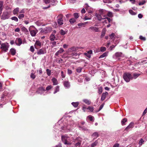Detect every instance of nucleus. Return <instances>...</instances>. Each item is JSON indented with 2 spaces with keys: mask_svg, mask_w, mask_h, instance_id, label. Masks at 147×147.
<instances>
[{
  "mask_svg": "<svg viewBox=\"0 0 147 147\" xmlns=\"http://www.w3.org/2000/svg\"><path fill=\"white\" fill-rule=\"evenodd\" d=\"M104 103L102 104L100 106L98 110V111H95V112L97 113V112H99V111H100V110H101L103 108V107L104 106Z\"/></svg>",
  "mask_w": 147,
  "mask_h": 147,
  "instance_id": "36",
  "label": "nucleus"
},
{
  "mask_svg": "<svg viewBox=\"0 0 147 147\" xmlns=\"http://www.w3.org/2000/svg\"><path fill=\"white\" fill-rule=\"evenodd\" d=\"M138 16L139 18H142L143 17V15L141 13H140L138 15Z\"/></svg>",
  "mask_w": 147,
  "mask_h": 147,
  "instance_id": "63",
  "label": "nucleus"
},
{
  "mask_svg": "<svg viewBox=\"0 0 147 147\" xmlns=\"http://www.w3.org/2000/svg\"><path fill=\"white\" fill-rule=\"evenodd\" d=\"M127 121V119L125 118L123 119L121 121V123L122 125H125V123Z\"/></svg>",
  "mask_w": 147,
  "mask_h": 147,
  "instance_id": "34",
  "label": "nucleus"
},
{
  "mask_svg": "<svg viewBox=\"0 0 147 147\" xmlns=\"http://www.w3.org/2000/svg\"><path fill=\"white\" fill-rule=\"evenodd\" d=\"M45 91V88L42 86H41L39 87L37 91L36 92L38 94H42L43 92Z\"/></svg>",
  "mask_w": 147,
  "mask_h": 147,
  "instance_id": "9",
  "label": "nucleus"
},
{
  "mask_svg": "<svg viewBox=\"0 0 147 147\" xmlns=\"http://www.w3.org/2000/svg\"><path fill=\"white\" fill-rule=\"evenodd\" d=\"M59 86H56L55 88V91L53 93L55 94L57 92L59 91Z\"/></svg>",
  "mask_w": 147,
  "mask_h": 147,
  "instance_id": "30",
  "label": "nucleus"
},
{
  "mask_svg": "<svg viewBox=\"0 0 147 147\" xmlns=\"http://www.w3.org/2000/svg\"><path fill=\"white\" fill-rule=\"evenodd\" d=\"M115 34L114 33H112L111 34H110L109 35V37H110L111 39H112L113 38V37L115 36Z\"/></svg>",
  "mask_w": 147,
  "mask_h": 147,
  "instance_id": "51",
  "label": "nucleus"
},
{
  "mask_svg": "<svg viewBox=\"0 0 147 147\" xmlns=\"http://www.w3.org/2000/svg\"><path fill=\"white\" fill-rule=\"evenodd\" d=\"M98 92L99 94H101L102 92V87H100L98 88Z\"/></svg>",
  "mask_w": 147,
  "mask_h": 147,
  "instance_id": "39",
  "label": "nucleus"
},
{
  "mask_svg": "<svg viewBox=\"0 0 147 147\" xmlns=\"http://www.w3.org/2000/svg\"><path fill=\"white\" fill-rule=\"evenodd\" d=\"M81 143L80 142H78L75 144V146L76 147H79L81 145Z\"/></svg>",
  "mask_w": 147,
  "mask_h": 147,
  "instance_id": "60",
  "label": "nucleus"
},
{
  "mask_svg": "<svg viewBox=\"0 0 147 147\" xmlns=\"http://www.w3.org/2000/svg\"><path fill=\"white\" fill-rule=\"evenodd\" d=\"M115 55L117 58H119L122 56V53H121L117 52L115 53Z\"/></svg>",
  "mask_w": 147,
  "mask_h": 147,
  "instance_id": "31",
  "label": "nucleus"
},
{
  "mask_svg": "<svg viewBox=\"0 0 147 147\" xmlns=\"http://www.w3.org/2000/svg\"><path fill=\"white\" fill-rule=\"evenodd\" d=\"M71 104L75 107H76L78 105L79 103L78 102H73L71 103Z\"/></svg>",
  "mask_w": 147,
  "mask_h": 147,
  "instance_id": "32",
  "label": "nucleus"
},
{
  "mask_svg": "<svg viewBox=\"0 0 147 147\" xmlns=\"http://www.w3.org/2000/svg\"><path fill=\"white\" fill-rule=\"evenodd\" d=\"M24 15L23 14H20L18 16V18L19 19H21L24 17Z\"/></svg>",
  "mask_w": 147,
  "mask_h": 147,
  "instance_id": "50",
  "label": "nucleus"
},
{
  "mask_svg": "<svg viewBox=\"0 0 147 147\" xmlns=\"http://www.w3.org/2000/svg\"><path fill=\"white\" fill-rule=\"evenodd\" d=\"M46 71L47 75L48 76H50L51 74V70L49 69H47Z\"/></svg>",
  "mask_w": 147,
  "mask_h": 147,
  "instance_id": "45",
  "label": "nucleus"
},
{
  "mask_svg": "<svg viewBox=\"0 0 147 147\" xmlns=\"http://www.w3.org/2000/svg\"><path fill=\"white\" fill-rule=\"evenodd\" d=\"M144 142V141L143 140V139H141L139 142V146H141L142 145V144H143V143Z\"/></svg>",
  "mask_w": 147,
  "mask_h": 147,
  "instance_id": "42",
  "label": "nucleus"
},
{
  "mask_svg": "<svg viewBox=\"0 0 147 147\" xmlns=\"http://www.w3.org/2000/svg\"><path fill=\"white\" fill-rule=\"evenodd\" d=\"M107 55L106 53H104L103 54L101 55L99 57V58H103L107 56Z\"/></svg>",
  "mask_w": 147,
  "mask_h": 147,
  "instance_id": "43",
  "label": "nucleus"
},
{
  "mask_svg": "<svg viewBox=\"0 0 147 147\" xmlns=\"http://www.w3.org/2000/svg\"><path fill=\"white\" fill-rule=\"evenodd\" d=\"M129 13L132 15H135L136 14V13L134 11L130 9L129 10Z\"/></svg>",
  "mask_w": 147,
  "mask_h": 147,
  "instance_id": "48",
  "label": "nucleus"
},
{
  "mask_svg": "<svg viewBox=\"0 0 147 147\" xmlns=\"http://www.w3.org/2000/svg\"><path fill=\"white\" fill-rule=\"evenodd\" d=\"M34 46L36 49H38L41 47V43L39 40H36Z\"/></svg>",
  "mask_w": 147,
  "mask_h": 147,
  "instance_id": "10",
  "label": "nucleus"
},
{
  "mask_svg": "<svg viewBox=\"0 0 147 147\" xmlns=\"http://www.w3.org/2000/svg\"><path fill=\"white\" fill-rule=\"evenodd\" d=\"M29 30L30 33L31 35L32 36H35L36 34L38 32V30H31L30 29V28H29Z\"/></svg>",
  "mask_w": 147,
  "mask_h": 147,
  "instance_id": "14",
  "label": "nucleus"
},
{
  "mask_svg": "<svg viewBox=\"0 0 147 147\" xmlns=\"http://www.w3.org/2000/svg\"><path fill=\"white\" fill-rule=\"evenodd\" d=\"M79 127L80 128V129H82L84 130H88V129H87L86 128L84 127H81L80 126H79Z\"/></svg>",
  "mask_w": 147,
  "mask_h": 147,
  "instance_id": "55",
  "label": "nucleus"
},
{
  "mask_svg": "<svg viewBox=\"0 0 147 147\" xmlns=\"http://www.w3.org/2000/svg\"><path fill=\"white\" fill-rule=\"evenodd\" d=\"M140 38L142 40H143L144 41L146 40V38L142 36H140Z\"/></svg>",
  "mask_w": 147,
  "mask_h": 147,
  "instance_id": "59",
  "label": "nucleus"
},
{
  "mask_svg": "<svg viewBox=\"0 0 147 147\" xmlns=\"http://www.w3.org/2000/svg\"><path fill=\"white\" fill-rule=\"evenodd\" d=\"M68 55L66 57L68 58L71 57L73 58H77L79 57V55L75 51V49L74 48H71L68 49L67 53Z\"/></svg>",
  "mask_w": 147,
  "mask_h": 147,
  "instance_id": "1",
  "label": "nucleus"
},
{
  "mask_svg": "<svg viewBox=\"0 0 147 147\" xmlns=\"http://www.w3.org/2000/svg\"><path fill=\"white\" fill-rule=\"evenodd\" d=\"M30 77L32 79H34L35 78L36 76L34 74L31 73L30 76Z\"/></svg>",
  "mask_w": 147,
  "mask_h": 147,
  "instance_id": "52",
  "label": "nucleus"
},
{
  "mask_svg": "<svg viewBox=\"0 0 147 147\" xmlns=\"http://www.w3.org/2000/svg\"><path fill=\"white\" fill-rule=\"evenodd\" d=\"M21 30L22 32H24L26 34H29V32L28 30L25 27H22L21 28Z\"/></svg>",
  "mask_w": 147,
  "mask_h": 147,
  "instance_id": "19",
  "label": "nucleus"
},
{
  "mask_svg": "<svg viewBox=\"0 0 147 147\" xmlns=\"http://www.w3.org/2000/svg\"><path fill=\"white\" fill-rule=\"evenodd\" d=\"M73 15L75 18V19H77L79 17V15L78 13H74Z\"/></svg>",
  "mask_w": 147,
  "mask_h": 147,
  "instance_id": "41",
  "label": "nucleus"
},
{
  "mask_svg": "<svg viewBox=\"0 0 147 147\" xmlns=\"http://www.w3.org/2000/svg\"><path fill=\"white\" fill-rule=\"evenodd\" d=\"M69 22L71 24H73L76 22V20L74 18H71L69 19Z\"/></svg>",
  "mask_w": 147,
  "mask_h": 147,
  "instance_id": "33",
  "label": "nucleus"
},
{
  "mask_svg": "<svg viewBox=\"0 0 147 147\" xmlns=\"http://www.w3.org/2000/svg\"><path fill=\"white\" fill-rule=\"evenodd\" d=\"M95 16L97 18L98 20L99 21H101L102 19H104L101 17V15L99 14L96 13Z\"/></svg>",
  "mask_w": 147,
  "mask_h": 147,
  "instance_id": "27",
  "label": "nucleus"
},
{
  "mask_svg": "<svg viewBox=\"0 0 147 147\" xmlns=\"http://www.w3.org/2000/svg\"><path fill=\"white\" fill-rule=\"evenodd\" d=\"M72 72L71 70L69 69H67V73L69 75H71L72 74Z\"/></svg>",
  "mask_w": 147,
  "mask_h": 147,
  "instance_id": "58",
  "label": "nucleus"
},
{
  "mask_svg": "<svg viewBox=\"0 0 147 147\" xmlns=\"http://www.w3.org/2000/svg\"><path fill=\"white\" fill-rule=\"evenodd\" d=\"M146 3V1L145 0L143 1H142L140 2L139 3V5H143L144 4Z\"/></svg>",
  "mask_w": 147,
  "mask_h": 147,
  "instance_id": "56",
  "label": "nucleus"
},
{
  "mask_svg": "<svg viewBox=\"0 0 147 147\" xmlns=\"http://www.w3.org/2000/svg\"><path fill=\"white\" fill-rule=\"evenodd\" d=\"M105 20H104V22L105 23H107V21H108V22L109 23H110L111 22V19L110 18H105Z\"/></svg>",
  "mask_w": 147,
  "mask_h": 147,
  "instance_id": "38",
  "label": "nucleus"
},
{
  "mask_svg": "<svg viewBox=\"0 0 147 147\" xmlns=\"http://www.w3.org/2000/svg\"><path fill=\"white\" fill-rule=\"evenodd\" d=\"M98 143V141L97 140H96L95 142L91 144V147H94L96 146Z\"/></svg>",
  "mask_w": 147,
  "mask_h": 147,
  "instance_id": "37",
  "label": "nucleus"
},
{
  "mask_svg": "<svg viewBox=\"0 0 147 147\" xmlns=\"http://www.w3.org/2000/svg\"><path fill=\"white\" fill-rule=\"evenodd\" d=\"M134 126V123L131 122L129 125L125 128V130L126 131H128V130H130Z\"/></svg>",
  "mask_w": 147,
  "mask_h": 147,
  "instance_id": "13",
  "label": "nucleus"
},
{
  "mask_svg": "<svg viewBox=\"0 0 147 147\" xmlns=\"http://www.w3.org/2000/svg\"><path fill=\"white\" fill-rule=\"evenodd\" d=\"M30 51L32 52L33 53L34 51V49L33 46H31L30 48Z\"/></svg>",
  "mask_w": 147,
  "mask_h": 147,
  "instance_id": "54",
  "label": "nucleus"
},
{
  "mask_svg": "<svg viewBox=\"0 0 147 147\" xmlns=\"http://www.w3.org/2000/svg\"><path fill=\"white\" fill-rule=\"evenodd\" d=\"M147 112V108H146L145 109L143 113V115H144Z\"/></svg>",
  "mask_w": 147,
  "mask_h": 147,
  "instance_id": "62",
  "label": "nucleus"
},
{
  "mask_svg": "<svg viewBox=\"0 0 147 147\" xmlns=\"http://www.w3.org/2000/svg\"><path fill=\"white\" fill-rule=\"evenodd\" d=\"M56 37L54 35V34H52L50 36L49 38L50 40L53 41H54Z\"/></svg>",
  "mask_w": 147,
  "mask_h": 147,
  "instance_id": "25",
  "label": "nucleus"
},
{
  "mask_svg": "<svg viewBox=\"0 0 147 147\" xmlns=\"http://www.w3.org/2000/svg\"><path fill=\"white\" fill-rule=\"evenodd\" d=\"M107 15L109 17H112L113 16L112 13L110 11H109Z\"/></svg>",
  "mask_w": 147,
  "mask_h": 147,
  "instance_id": "49",
  "label": "nucleus"
},
{
  "mask_svg": "<svg viewBox=\"0 0 147 147\" xmlns=\"http://www.w3.org/2000/svg\"><path fill=\"white\" fill-rule=\"evenodd\" d=\"M88 119H89L90 121H93L94 120V118L93 116L89 115L87 117V120Z\"/></svg>",
  "mask_w": 147,
  "mask_h": 147,
  "instance_id": "26",
  "label": "nucleus"
},
{
  "mask_svg": "<svg viewBox=\"0 0 147 147\" xmlns=\"http://www.w3.org/2000/svg\"><path fill=\"white\" fill-rule=\"evenodd\" d=\"M3 1H0V10H3Z\"/></svg>",
  "mask_w": 147,
  "mask_h": 147,
  "instance_id": "28",
  "label": "nucleus"
},
{
  "mask_svg": "<svg viewBox=\"0 0 147 147\" xmlns=\"http://www.w3.org/2000/svg\"><path fill=\"white\" fill-rule=\"evenodd\" d=\"M16 43L18 45H20L22 43V39L19 38H17L16 40Z\"/></svg>",
  "mask_w": 147,
  "mask_h": 147,
  "instance_id": "17",
  "label": "nucleus"
},
{
  "mask_svg": "<svg viewBox=\"0 0 147 147\" xmlns=\"http://www.w3.org/2000/svg\"><path fill=\"white\" fill-rule=\"evenodd\" d=\"M106 50V48L105 47H102L100 48V51L101 52H104Z\"/></svg>",
  "mask_w": 147,
  "mask_h": 147,
  "instance_id": "53",
  "label": "nucleus"
},
{
  "mask_svg": "<svg viewBox=\"0 0 147 147\" xmlns=\"http://www.w3.org/2000/svg\"><path fill=\"white\" fill-rule=\"evenodd\" d=\"M52 81L54 85H56L58 84V82L57 79L55 78H53L52 79Z\"/></svg>",
  "mask_w": 147,
  "mask_h": 147,
  "instance_id": "21",
  "label": "nucleus"
},
{
  "mask_svg": "<svg viewBox=\"0 0 147 147\" xmlns=\"http://www.w3.org/2000/svg\"><path fill=\"white\" fill-rule=\"evenodd\" d=\"M61 140L65 144H70L72 138V137H69L67 135H65L61 136Z\"/></svg>",
  "mask_w": 147,
  "mask_h": 147,
  "instance_id": "3",
  "label": "nucleus"
},
{
  "mask_svg": "<svg viewBox=\"0 0 147 147\" xmlns=\"http://www.w3.org/2000/svg\"><path fill=\"white\" fill-rule=\"evenodd\" d=\"M92 53V50H90L88 51L87 53H85L84 55L86 56L89 58H90L91 57V55Z\"/></svg>",
  "mask_w": 147,
  "mask_h": 147,
  "instance_id": "16",
  "label": "nucleus"
},
{
  "mask_svg": "<svg viewBox=\"0 0 147 147\" xmlns=\"http://www.w3.org/2000/svg\"><path fill=\"white\" fill-rule=\"evenodd\" d=\"M9 43L7 42L3 43L1 46L0 48L2 52H6L8 50V49L9 48Z\"/></svg>",
  "mask_w": 147,
  "mask_h": 147,
  "instance_id": "4",
  "label": "nucleus"
},
{
  "mask_svg": "<svg viewBox=\"0 0 147 147\" xmlns=\"http://www.w3.org/2000/svg\"><path fill=\"white\" fill-rule=\"evenodd\" d=\"M10 52L12 55H14L16 54V50L13 48H11L10 50Z\"/></svg>",
  "mask_w": 147,
  "mask_h": 147,
  "instance_id": "23",
  "label": "nucleus"
},
{
  "mask_svg": "<svg viewBox=\"0 0 147 147\" xmlns=\"http://www.w3.org/2000/svg\"><path fill=\"white\" fill-rule=\"evenodd\" d=\"M63 15L61 14H59L57 17V22L59 25H61L63 24Z\"/></svg>",
  "mask_w": 147,
  "mask_h": 147,
  "instance_id": "6",
  "label": "nucleus"
},
{
  "mask_svg": "<svg viewBox=\"0 0 147 147\" xmlns=\"http://www.w3.org/2000/svg\"><path fill=\"white\" fill-rule=\"evenodd\" d=\"M82 68L80 67H79L76 69V71L78 73H80L81 72Z\"/></svg>",
  "mask_w": 147,
  "mask_h": 147,
  "instance_id": "40",
  "label": "nucleus"
},
{
  "mask_svg": "<svg viewBox=\"0 0 147 147\" xmlns=\"http://www.w3.org/2000/svg\"><path fill=\"white\" fill-rule=\"evenodd\" d=\"M64 51L62 48H60L59 50L55 54L56 56H58L59 54L61 53Z\"/></svg>",
  "mask_w": 147,
  "mask_h": 147,
  "instance_id": "20",
  "label": "nucleus"
},
{
  "mask_svg": "<svg viewBox=\"0 0 147 147\" xmlns=\"http://www.w3.org/2000/svg\"><path fill=\"white\" fill-rule=\"evenodd\" d=\"M106 31V30L105 28H104L103 29L101 35V38H102L105 36V34Z\"/></svg>",
  "mask_w": 147,
  "mask_h": 147,
  "instance_id": "24",
  "label": "nucleus"
},
{
  "mask_svg": "<svg viewBox=\"0 0 147 147\" xmlns=\"http://www.w3.org/2000/svg\"><path fill=\"white\" fill-rule=\"evenodd\" d=\"M100 28L96 27L94 26H91L89 28V29L92 31H94L96 32H100L99 29Z\"/></svg>",
  "mask_w": 147,
  "mask_h": 147,
  "instance_id": "11",
  "label": "nucleus"
},
{
  "mask_svg": "<svg viewBox=\"0 0 147 147\" xmlns=\"http://www.w3.org/2000/svg\"><path fill=\"white\" fill-rule=\"evenodd\" d=\"M64 86L67 88H69L70 86V82L68 81H65L63 82Z\"/></svg>",
  "mask_w": 147,
  "mask_h": 147,
  "instance_id": "15",
  "label": "nucleus"
},
{
  "mask_svg": "<svg viewBox=\"0 0 147 147\" xmlns=\"http://www.w3.org/2000/svg\"><path fill=\"white\" fill-rule=\"evenodd\" d=\"M52 30V28L51 27H48L42 29L41 32L43 34H46L50 32Z\"/></svg>",
  "mask_w": 147,
  "mask_h": 147,
  "instance_id": "8",
  "label": "nucleus"
},
{
  "mask_svg": "<svg viewBox=\"0 0 147 147\" xmlns=\"http://www.w3.org/2000/svg\"><path fill=\"white\" fill-rule=\"evenodd\" d=\"M99 136L97 132L94 133L92 135V136L94 137V138H97Z\"/></svg>",
  "mask_w": 147,
  "mask_h": 147,
  "instance_id": "29",
  "label": "nucleus"
},
{
  "mask_svg": "<svg viewBox=\"0 0 147 147\" xmlns=\"http://www.w3.org/2000/svg\"><path fill=\"white\" fill-rule=\"evenodd\" d=\"M19 11V7H17L13 11V12L14 15H15L18 14Z\"/></svg>",
  "mask_w": 147,
  "mask_h": 147,
  "instance_id": "22",
  "label": "nucleus"
},
{
  "mask_svg": "<svg viewBox=\"0 0 147 147\" xmlns=\"http://www.w3.org/2000/svg\"><path fill=\"white\" fill-rule=\"evenodd\" d=\"M11 19L12 20H14L16 22H18V18L16 16L13 17H12Z\"/></svg>",
  "mask_w": 147,
  "mask_h": 147,
  "instance_id": "46",
  "label": "nucleus"
},
{
  "mask_svg": "<svg viewBox=\"0 0 147 147\" xmlns=\"http://www.w3.org/2000/svg\"><path fill=\"white\" fill-rule=\"evenodd\" d=\"M46 53L45 50L44 48L39 49L37 52V54L38 55L43 54Z\"/></svg>",
  "mask_w": 147,
  "mask_h": 147,
  "instance_id": "12",
  "label": "nucleus"
},
{
  "mask_svg": "<svg viewBox=\"0 0 147 147\" xmlns=\"http://www.w3.org/2000/svg\"><path fill=\"white\" fill-rule=\"evenodd\" d=\"M52 88V86L51 85H49L47 86L46 88V90L48 91L49 90L51 89Z\"/></svg>",
  "mask_w": 147,
  "mask_h": 147,
  "instance_id": "57",
  "label": "nucleus"
},
{
  "mask_svg": "<svg viewBox=\"0 0 147 147\" xmlns=\"http://www.w3.org/2000/svg\"><path fill=\"white\" fill-rule=\"evenodd\" d=\"M87 109L89 110L91 112H92L94 110V107L91 106H89L87 107Z\"/></svg>",
  "mask_w": 147,
  "mask_h": 147,
  "instance_id": "35",
  "label": "nucleus"
},
{
  "mask_svg": "<svg viewBox=\"0 0 147 147\" xmlns=\"http://www.w3.org/2000/svg\"><path fill=\"white\" fill-rule=\"evenodd\" d=\"M61 76L62 78H64L65 77V76L64 74V72L63 71H62L61 72Z\"/></svg>",
  "mask_w": 147,
  "mask_h": 147,
  "instance_id": "61",
  "label": "nucleus"
},
{
  "mask_svg": "<svg viewBox=\"0 0 147 147\" xmlns=\"http://www.w3.org/2000/svg\"><path fill=\"white\" fill-rule=\"evenodd\" d=\"M123 78L126 82H129L130 80L132 79L133 78L130 73L127 72L123 73Z\"/></svg>",
  "mask_w": 147,
  "mask_h": 147,
  "instance_id": "5",
  "label": "nucleus"
},
{
  "mask_svg": "<svg viewBox=\"0 0 147 147\" xmlns=\"http://www.w3.org/2000/svg\"><path fill=\"white\" fill-rule=\"evenodd\" d=\"M108 92H104L102 94V97L101 98V100L103 101L105 100V99L106 96L108 95Z\"/></svg>",
  "mask_w": 147,
  "mask_h": 147,
  "instance_id": "18",
  "label": "nucleus"
},
{
  "mask_svg": "<svg viewBox=\"0 0 147 147\" xmlns=\"http://www.w3.org/2000/svg\"><path fill=\"white\" fill-rule=\"evenodd\" d=\"M9 17V14L7 11H4L1 16V19L4 20L8 19Z\"/></svg>",
  "mask_w": 147,
  "mask_h": 147,
  "instance_id": "7",
  "label": "nucleus"
},
{
  "mask_svg": "<svg viewBox=\"0 0 147 147\" xmlns=\"http://www.w3.org/2000/svg\"><path fill=\"white\" fill-rule=\"evenodd\" d=\"M119 144L116 143L113 146V147H119Z\"/></svg>",
  "mask_w": 147,
  "mask_h": 147,
  "instance_id": "64",
  "label": "nucleus"
},
{
  "mask_svg": "<svg viewBox=\"0 0 147 147\" xmlns=\"http://www.w3.org/2000/svg\"><path fill=\"white\" fill-rule=\"evenodd\" d=\"M140 74L136 73H134L133 75V77L135 79Z\"/></svg>",
  "mask_w": 147,
  "mask_h": 147,
  "instance_id": "47",
  "label": "nucleus"
},
{
  "mask_svg": "<svg viewBox=\"0 0 147 147\" xmlns=\"http://www.w3.org/2000/svg\"><path fill=\"white\" fill-rule=\"evenodd\" d=\"M67 122V125L66 124L61 127L63 132H67L70 131L72 126L74 125V121L73 120L68 121Z\"/></svg>",
  "mask_w": 147,
  "mask_h": 147,
  "instance_id": "2",
  "label": "nucleus"
},
{
  "mask_svg": "<svg viewBox=\"0 0 147 147\" xmlns=\"http://www.w3.org/2000/svg\"><path fill=\"white\" fill-rule=\"evenodd\" d=\"M60 33L61 35H63L66 34L65 32L63 30L61 29L60 31Z\"/></svg>",
  "mask_w": 147,
  "mask_h": 147,
  "instance_id": "44",
  "label": "nucleus"
}]
</instances>
